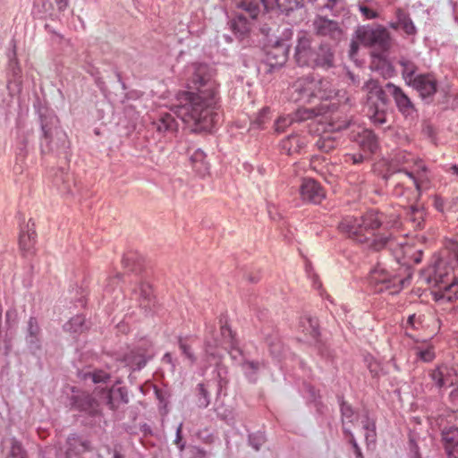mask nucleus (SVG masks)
<instances>
[{"instance_id": "f8f14e48", "label": "nucleus", "mask_w": 458, "mask_h": 458, "mask_svg": "<svg viewBox=\"0 0 458 458\" xmlns=\"http://www.w3.org/2000/svg\"><path fill=\"white\" fill-rule=\"evenodd\" d=\"M288 59V47L284 44L276 43L270 47L264 60L266 72L272 73L284 65Z\"/></svg>"}, {"instance_id": "f03ea898", "label": "nucleus", "mask_w": 458, "mask_h": 458, "mask_svg": "<svg viewBox=\"0 0 458 458\" xmlns=\"http://www.w3.org/2000/svg\"><path fill=\"white\" fill-rule=\"evenodd\" d=\"M393 224L386 214L369 210L360 216H347L338 225L339 231L353 242L379 251L392 242Z\"/></svg>"}, {"instance_id": "bf43d9fd", "label": "nucleus", "mask_w": 458, "mask_h": 458, "mask_svg": "<svg viewBox=\"0 0 458 458\" xmlns=\"http://www.w3.org/2000/svg\"><path fill=\"white\" fill-rule=\"evenodd\" d=\"M191 458H208V453L204 448L193 445L190 447Z\"/></svg>"}, {"instance_id": "e2e57ef3", "label": "nucleus", "mask_w": 458, "mask_h": 458, "mask_svg": "<svg viewBox=\"0 0 458 458\" xmlns=\"http://www.w3.org/2000/svg\"><path fill=\"white\" fill-rule=\"evenodd\" d=\"M363 428L366 431L372 432V440H376V424L374 420H369V417L365 418V420L362 421Z\"/></svg>"}, {"instance_id": "37998d69", "label": "nucleus", "mask_w": 458, "mask_h": 458, "mask_svg": "<svg viewBox=\"0 0 458 458\" xmlns=\"http://www.w3.org/2000/svg\"><path fill=\"white\" fill-rule=\"evenodd\" d=\"M83 316L77 315L64 324V329L71 333H82L87 328Z\"/></svg>"}, {"instance_id": "f3484780", "label": "nucleus", "mask_w": 458, "mask_h": 458, "mask_svg": "<svg viewBox=\"0 0 458 458\" xmlns=\"http://www.w3.org/2000/svg\"><path fill=\"white\" fill-rule=\"evenodd\" d=\"M386 89L387 92L393 97L397 109L404 116L413 115L417 110L415 106L411 102V98L403 92V90L393 84L392 82H388L386 84Z\"/></svg>"}, {"instance_id": "f704fd0d", "label": "nucleus", "mask_w": 458, "mask_h": 458, "mask_svg": "<svg viewBox=\"0 0 458 458\" xmlns=\"http://www.w3.org/2000/svg\"><path fill=\"white\" fill-rule=\"evenodd\" d=\"M386 107H383V106L373 103V105L369 106V117L370 121L373 123L375 126H382L386 123Z\"/></svg>"}, {"instance_id": "a19ab883", "label": "nucleus", "mask_w": 458, "mask_h": 458, "mask_svg": "<svg viewBox=\"0 0 458 458\" xmlns=\"http://www.w3.org/2000/svg\"><path fill=\"white\" fill-rule=\"evenodd\" d=\"M8 443L10 446L6 458H27V452L21 441L16 437H11Z\"/></svg>"}, {"instance_id": "2f4dec72", "label": "nucleus", "mask_w": 458, "mask_h": 458, "mask_svg": "<svg viewBox=\"0 0 458 458\" xmlns=\"http://www.w3.org/2000/svg\"><path fill=\"white\" fill-rule=\"evenodd\" d=\"M300 327L303 333L314 340H317L320 335L318 319L310 316H304L301 318Z\"/></svg>"}, {"instance_id": "a878e982", "label": "nucleus", "mask_w": 458, "mask_h": 458, "mask_svg": "<svg viewBox=\"0 0 458 458\" xmlns=\"http://www.w3.org/2000/svg\"><path fill=\"white\" fill-rule=\"evenodd\" d=\"M442 441L449 458H458V428H450L442 431Z\"/></svg>"}, {"instance_id": "aec40b11", "label": "nucleus", "mask_w": 458, "mask_h": 458, "mask_svg": "<svg viewBox=\"0 0 458 458\" xmlns=\"http://www.w3.org/2000/svg\"><path fill=\"white\" fill-rule=\"evenodd\" d=\"M371 281L377 284H383L379 291L394 289L392 293H397L403 288V280L395 276H392L384 269H375L370 276Z\"/></svg>"}, {"instance_id": "bb28decb", "label": "nucleus", "mask_w": 458, "mask_h": 458, "mask_svg": "<svg viewBox=\"0 0 458 458\" xmlns=\"http://www.w3.org/2000/svg\"><path fill=\"white\" fill-rule=\"evenodd\" d=\"M66 451H71L78 454L92 450L91 442L84 439L77 434H71L66 439Z\"/></svg>"}, {"instance_id": "774afa93", "label": "nucleus", "mask_w": 458, "mask_h": 458, "mask_svg": "<svg viewBox=\"0 0 458 458\" xmlns=\"http://www.w3.org/2000/svg\"><path fill=\"white\" fill-rule=\"evenodd\" d=\"M447 210L451 212L458 211V197L454 198L449 201Z\"/></svg>"}, {"instance_id": "58836bf2", "label": "nucleus", "mask_w": 458, "mask_h": 458, "mask_svg": "<svg viewBox=\"0 0 458 458\" xmlns=\"http://www.w3.org/2000/svg\"><path fill=\"white\" fill-rule=\"evenodd\" d=\"M277 9L285 15L304 6V0H275Z\"/></svg>"}, {"instance_id": "423d86ee", "label": "nucleus", "mask_w": 458, "mask_h": 458, "mask_svg": "<svg viewBox=\"0 0 458 458\" xmlns=\"http://www.w3.org/2000/svg\"><path fill=\"white\" fill-rule=\"evenodd\" d=\"M384 179L387 187L392 189L393 194L396 197H403L407 193L408 200L417 201L421 194V188L419 179L409 172L407 168H398L396 170H388L384 174Z\"/></svg>"}, {"instance_id": "f257e3e1", "label": "nucleus", "mask_w": 458, "mask_h": 458, "mask_svg": "<svg viewBox=\"0 0 458 458\" xmlns=\"http://www.w3.org/2000/svg\"><path fill=\"white\" fill-rule=\"evenodd\" d=\"M193 67L187 90L177 94L174 113L191 131H208L218 117L216 112L219 100L218 84L208 65L197 64Z\"/></svg>"}, {"instance_id": "b1692460", "label": "nucleus", "mask_w": 458, "mask_h": 458, "mask_svg": "<svg viewBox=\"0 0 458 458\" xmlns=\"http://www.w3.org/2000/svg\"><path fill=\"white\" fill-rule=\"evenodd\" d=\"M7 88L9 90H21L22 83V72L16 57V52L13 50V56L10 59L7 70Z\"/></svg>"}, {"instance_id": "49530a36", "label": "nucleus", "mask_w": 458, "mask_h": 458, "mask_svg": "<svg viewBox=\"0 0 458 458\" xmlns=\"http://www.w3.org/2000/svg\"><path fill=\"white\" fill-rule=\"evenodd\" d=\"M187 339L188 337L178 336L177 343L182 353L193 364L196 362L197 358L192 352L191 346L187 343Z\"/></svg>"}, {"instance_id": "7c9ffc66", "label": "nucleus", "mask_w": 458, "mask_h": 458, "mask_svg": "<svg viewBox=\"0 0 458 458\" xmlns=\"http://www.w3.org/2000/svg\"><path fill=\"white\" fill-rule=\"evenodd\" d=\"M437 301L445 300L448 302L458 301V281H453L451 284L439 287V291L435 293Z\"/></svg>"}, {"instance_id": "3c124183", "label": "nucleus", "mask_w": 458, "mask_h": 458, "mask_svg": "<svg viewBox=\"0 0 458 458\" xmlns=\"http://www.w3.org/2000/svg\"><path fill=\"white\" fill-rule=\"evenodd\" d=\"M294 121L293 116H281L277 118L274 123L275 131L277 133L284 132Z\"/></svg>"}, {"instance_id": "2eb2a0df", "label": "nucleus", "mask_w": 458, "mask_h": 458, "mask_svg": "<svg viewBox=\"0 0 458 458\" xmlns=\"http://www.w3.org/2000/svg\"><path fill=\"white\" fill-rule=\"evenodd\" d=\"M131 299L137 302L138 306L144 310L145 313H149L155 307V296L153 294L152 287L148 283L138 284L131 292Z\"/></svg>"}, {"instance_id": "a18cd8bd", "label": "nucleus", "mask_w": 458, "mask_h": 458, "mask_svg": "<svg viewBox=\"0 0 458 458\" xmlns=\"http://www.w3.org/2000/svg\"><path fill=\"white\" fill-rule=\"evenodd\" d=\"M407 218L413 224L414 227L420 229L424 221V212L414 205L410 207Z\"/></svg>"}, {"instance_id": "1a4fd4ad", "label": "nucleus", "mask_w": 458, "mask_h": 458, "mask_svg": "<svg viewBox=\"0 0 458 458\" xmlns=\"http://www.w3.org/2000/svg\"><path fill=\"white\" fill-rule=\"evenodd\" d=\"M96 397L98 396L94 393L82 392L71 398L72 408L86 413L91 420L90 426H99L103 421V412Z\"/></svg>"}, {"instance_id": "c85d7f7f", "label": "nucleus", "mask_w": 458, "mask_h": 458, "mask_svg": "<svg viewBox=\"0 0 458 458\" xmlns=\"http://www.w3.org/2000/svg\"><path fill=\"white\" fill-rule=\"evenodd\" d=\"M338 401L343 430H344V427H351L357 421L358 414L355 412L352 406L344 399V396H338Z\"/></svg>"}, {"instance_id": "052dcab7", "label": "nucleus", "mask_w": 458, "mask_h": 458, "mask_svg": "<svg viewBox=\"0 0 458 458\" xmlns=\"http://www.w3.org/2000/svg\"><path fill=\"white\" fill-rule=\"evenodd\" d=\"M182 423H180L179 426L176 428V434H175V439L174 444L179 448L180 452H182L185 449V442L182 440Z\"/></svg>"}, {"instance_id": "4468645a", "label": "nucleus", "mask_w": 458, "mask_h": 458, "mask_svg": "<svg viewBox=\"0 0 458 458\" xmlns=\"http://www.w3.org/2000/svg\"><path fill=\"white\" fill-rule=\"evenodd\" d=\"M409 86L417 90L423 100L429 103L437 92V81L431 73L418 74Z\"/></svg>"}, {"instance_id": "4be33fe9", "label": "nucleus", "mask_w": 458, "mask_h": 458, "mask_svg": "<svg viewBox=\"0 0 458 458\" xmlns=\"http://www.w3.org/2000/svg\"><path fill=\"white\" fill-rule=\"evenodd\" d=\"M152 126L159 133L174 135L178 131L179 124L172 114L163 113L159 114L157 120L152 122Z\"/></svg>"}, {"instance_id": "4d7b16f0", "label": "nucleus", "mask_w": 458, "mask_h": 458, "mask_svg": "<svg viewBox=\"0 0 458 458\" xmlns=\"http://www.w3.org/2000/svg\"><path fill=\"white\" fill-rule=\"evenodd\" d=\"M344 161L345 164L352 163L353 165H359L364 161V157L360 153H354V154L348 153V154L344 155Z\"/></svg>"}, {"instance_id": "72a5a7b5", "label": "nucleus", "mask_w": 458, "mask_h": 458, "mask_svg": "<svg viewBox=\"0 0 458 458\" xmlns=\"http://www.w3.org/2000/svg\"><path fill=\"white\" fill-rule=\"evenodd\" d=\"M395 17L399 22V26L407 35L413 36L417 33V29L412 22L409 13L403 9L397 8L395 10Z\"/></svg>"}, {"instance_id": "ea45409f", "label": "nucleus", "mask_w": 458, "mask_h": 458, "mask_svg": "<svg viewBox=\"0 0 458 458\" xmlns=\"http://www.w3.org/2000/svg\"><path fill=\"white\" fill-rule=\"evenodd\" d=\"M80 377L84 381L90 379L94 384L106 383L111 378L110 374L102 369H94L93 371L81 373Z\"/></svg>"}, {"instance_id": "8fccbe9b", "label": "nucleus", "mask_w": 458, "mask_h": 458, "mask_svg": "<svg viewBox=\"0 0 458 458\" xmlns=\"http://www.w3.org/2000/svg\"><path fill=\"white\" fill-rule=\"evenodd\" d=\"M221 332L222 334L225 335L226 333H228V335L230 336L231 338V351L229 352L231 357L233 359H236L237 358V355H242V350L236 346V343H235V340H234V335L232 331V329L230 328L229 326L225 325V326H223L221 327Z\"/></svg>"}, {"instance_id": "5fc2aeb1", "label": "nucleus", "mask_w": 458, "mask_h": 458, "mask_svg": "<svg viewBox=\"0 0 458 458\" xmlns=\"http://www.w3.org/2000/svg\"><path fill=\"white\" fill-rule=\"evenodd\" d=\"M316 341V348L318 350V354L325 359L333 358V352L330 347L318 338Z\"/></svg>"}, {"instance_id": "39448f33", "label": "nucleus", "mask_w": 458, "mask_h": 458, "mask_svg": "<svg viewBox=\"0 0 458 458\" xmlns=\"http://www.w3.org/2000/svg\"><path fill=\"white\" fill-rule=\"evenodd\" d=\"M357 40L364 47L373 48V56L381 58L392 47V37L388 30L381 24L359 26L355 30Z\"/></svg>"}, {"instance_id": "e433bc0d", "label": "nucleus", "mask_w": 458, "mask_h": 458, "mask_svg": "<svg viewBox=\"0 0 458 458\" xmlns=\"http://www.w3.org/2000/svg\"><path fill=\"white\" fill-rule=\"evenodd\" d=\"M398 64L402 67V76L405 81L407 85H410L412 82V80L416 78L418 74H416L418 67L417 65L411 60L402 58L398 61Z\"/></svg>"}, {"instance_id": "393cba45", "label": "nucleus", "mask_w": 458, "mask_h": 458, "mask_svg": "<svg viewBox=\"0 0 458 458\" xmlns=\"http://www.w3.org/2000/svg\"><path fill=\"white\" fill-rule=\"evenodd\" d=\"M455 372L446 365L437 367L430 372V377L439 389L454 385Z\"/></svg>"}, {"instance_id": "338daca9", "label": "nucleus", "mask_w": 458, "mask_h": 458, "mask_svg": "<svg viewBox=\"0 0 458 458\" xmlns=\"http://www.w3.org/2000/svg\"><path fill=\"white\" fill-rule=\"evenodd\" d=\"M409 444L411 452L412 453L411 458H421L417 443L413 439H410Z\"/></svg>"}, {"instance_id": "69168bd1", "label": "nucleus", "mask_w": 458, "mask_h": 458, "mask_svg": "<svg viewBox=\"0 0 458 458\" xmlns=\"http://www.w3.org/2000/svg\"><path fill=\"white\" fill-rule=\"evenodd\" d=\"M344 435L348 437V441L350 445L352 446V448L355 446V445H358L352 432L351 429V427H344V430H343Z\"/></svg>"}, {"instance_id": "ddd939ff", "label": "nucleus", "mask_w": 458, "mask_h": 458, "mask_svg": "<svg viewBox=\"0 0 458 458\" xmlns=\"http://www.w3.org/2000/svg\"><path fill=\"white\" fill-rule=\"evenodd\" d=\"M313 29L318 36L327 37L335 41H340L344 34L336 21L320 15L314 19Z\"/></svg>"}, {"instance_id": "dca6fc26", "label": "nucleus", "mask_w": 458, "mask_h": 458, "mask_svg": "<svg viewBox=\"0 0 458 458\" xmlns=\"http://www.w3.org/2000/svg\"><path fill=\"white\" fill-rule=\"evenodd\" d=\"M300 195L303 201L320 204L326 198V192L318 182L312 178H304L300 186Z\"/></svg>"}, {"instance_id": "c9c22d12", "label": "nucleus", "mask_w": 458, "mask_h": 458, "mask_svg": "<svg viewBox=\"0 0 458 458\" xmlns=\"http://www.w3.org/2000/svg\"><path fill=\"white\" fill-rule=\"evenodd\" d=\"M266 364L264 361L244 360L242 363V369L244 371L245 376L251 382H255L257 379L258 372L265 368Z\"/></svg>"}, {"instance_id": "473e14b6", "label": "nucleus", "mask_w": 458, "mask_h": 458, "mask_svg": "<svg viewBox=\"0 0 458 458\" xmlns=\"http://www.w3.org/2000/svg\"><path fill=\"white\" fill-rule=\"evenodd\" d=\"M193 169L199 175L204 176L208 173L209 164L206 161V155L201 149H197L191 156Z\"/></svg>"}, {"instance_id": "7ed1b4c3", "label": "nucleus", "mask_w": 458, "mask_h": 458, "mask_svg": "<svg viewBox=\"0 0 458 458\" xmlns=\"http://www.w3.org/2000/svg\"><path fill=\"white\" fill-rule=\"evenodd\" d=\"M313 38L306 31L298 34L294 59L301 67L328 70L335 65V52L327 43L312 47Z\"/></svg>"}, {"instance_id": "6e6552de", "label": "nucleus", "mask_w": 458, "mask_h": 458, "mask_svg": "<svg viewBox=\"0 0 458 458\" xmlns=\"http://www.w3.org/2000/svg\"><path fill=\"white\" fill-rule=\"evenodd\" d=\"M328 81L313 79H299L293 84V92L297 94L296 100L310 101L312 98L327 99L331 97V91L327 92Z\"/></svg>"}, {"instance_id": "4c0bfd02", "label": "nucleus", "mask_w": 458, "mask_h": 458, "mask_svg": "<svg viewBox=\"0 0 458 458\" xmlns=\"http://www.w3.org/2000/svg\"><path fill=\"white\" fill-rule=\"evenodd\" d=\"M263 335L265 336V340L269 347V352L271 355L275 357H278L283 352V344L278 336L277 332H273L272 334H267L263 331Z\"/></svg>"}, {"instance_id": "9d476101", "label": "nucleus", "mask_w": 458, "mask_h": 458, "mask_svg": "<svg viewBox=\"0 0 458 458\" xmlns=\"http://www.w3.org/2000/svg\"><path fill=\"white\" fill-rule=\"evenodd\" d=\"M154 357L152 344L143 340L123 356L127 366L133 370H140Z\"/></svg>"}, {"instance_id": "de8ad7c7", "label": "nucleus", "mask_w": 458, "mask_h": 458, "mask_svg": "<svg viewBox=\"0 0 458 458\" xmlns=\"http://www.w3.org/2000/svg\"><path fill=\"white\" fill-rule=\"evenodd\" d=\"M269 114V107H263L258 114L255 120L251 123V128L263 129L265 124L267 123L271 119Z\"/></svg>"}, {"instance_id": "20e7f679", "label": "nucleus", "mask_w": 458, "mask_h": 458, "mask_svg": "<svg viewBox=\"0 0 458 458\" xmlns=\"http://www.w3.org/2000/svg\"><path fill=\"white\" fill-rule=\"evenodd\" d=\"M41 128L40 150L42 154L61 152L69 148L66 133L62 130L58 117L47 109L39 111Z\"/></svg>"}, {"instance_id": "0e129e2a", "label": "nucleus", "mask_w": 458, "mask_h": 458, "mask_svg": "<svg viewBox=\"0 0 458 458\" xmlns=\"http://www.w3.org/2000/svg\"><path fill=\"white\" fill-rule=\"evenodd\" d=\"M135 260V255L134 254H125L123 258V264L124 267L129 268L131 271H135L136 269L134 267H131V263H133Z\"/></svg>"}, {"instance_id": "603ef678", "label": "nucleus", "mask_w": 458, "mask_h": 458, "mask_svg": "<svg viewBox=\"0 0 458 458\" xmlns=\"http://www.w3.org/2000/svg\"><path fill=\"white\" fill-rule=\"evenodd\" d=\"M329 129L331 131H342V130H344L346 128H348L350 126V121L344 119V120H340L338 116L336 117H332L330 118V121H329Z\"/></svg>"}, {"instance_id": "c756f323", "label": "nucleus", "mask_w": 458, "mask_h": 458, "mask_svg": "<svg viewBox=\"0 0 458 458\" xmlns=\"http://www.w3.org/2000/svg\"><path fill=\"white\" fill-rule=\"evenodd\" d=\"M304 146V139L298 134H291L281 141L282 149L289 156L300 152Z\"/></svg>"}, {"instance_id": "6ab92c4d", "label": "nucleus", "mask_w": 458, "mask_h": 458, "mask_svg": "<svg viewBox=\"0 0 458 458\" xmlns=\"http://www.w3.org/2000/svg\"><path fill=\"white\" fill-rule=\"evenodd\" d=\"M362 89L366 92L369 106L377 103L383 106V107L387 106L389 103L386 94L387 89L386 87L383 88L377 80L369 79L364 83Z\"/></svg>"}, {"instance_id": "79ce46f5", "label": "nucleus", "mask_w": 458, "mask_h": 458, "mask_svg": "<svg viewBox=\"0 0 458 458\" xmlns=\"http://www.w3.org/2000/svg\"><path fill=\"white\" fill-rule=\"evenodd\" d=\"M338 142L335 137L330 134L320 136L316 141V147L322 152L328 153L335 149Z\"/></svg>"}, {"instance_id": "412c9836", "label": "nucleus", "mask_w": 458, "mask_h": 458, "mask_svg": "<svg viewBox=\"0 0 458 458\" xmlns=\"http://www.w3.org/2000/svg\"><path fill=\"white\" fill-rule=\"evenodd\" d=\"M55 2L60 12L65 10L68 5L67 0H55ZM54 6L50 0H35L32 13L36 18L41 19L52 16Z\"/></svg>"}, {"instance_id": "864d4df0", "label": "nucleus", "mask_w": 458, "mask_h": 458, "mask_svg": "<svg viewBox=\"0 0 458 458\" xmlns=\"http://www.w3.org/2000/svg\"><path fill=\"white\" fill-rule=\"evenodd\" d=\"M265 435L261 432L250 434L249 436V444L256 450L259 451L261 445L265 443Z\"/></svg>"}, {"instance_id": "13d9d810", "label": "nucleus", "mask_w": 458, "mask_h": 458, "mask_svg": "<svg viewBox=\"0 0 458 458\" xmlns=\"http://www.w3.org/2000/svg\"><path fill=\"white\" fill-rule=\"evenodd\" d=\"M417 355L425 362L432 361L435 358V352L431 347L418 351Z\"/></svg>"}, {"instance_id": "0eeeda50", "label": "nucleus", "mask_w": 458, "mask_h": 458, "mask_svg": "<svg viewBox=\"0 0 458 458\" xmlns=\"http://www.w3.org/2000/svg\"><path fill=\"white\" fill-rule=\"evenodd\" d=\"M267 0H241L237 7L242 12L235 13L230 21L233 32L239 37L248 35L251 30L253 21L260 13V5L267 6Z\"/></svg>"}, {"instance_id": "09e8293b", "label": "nucleus", "mask_w": 458, "mask_h": 458, "mask_svg": "<svg viewBox=\"0 0 458 458\" xmlns=\"http://www.w3.org/2000/svg\"><path fill=\"white\" fill-rule=\"evenodd\" d=\"M197 404L199 408H207L210 403V394L206 387V386L202 383L199 384L197 386Z\"/></svg>"}, {"instance_id": "a211bd4d", "label": "nucleus", "mask_w": 458, "mask_h": 458, "mask_svg": "<svg viewBox=\"0 0 458 458\" xmlns=\"http://www.w3.org/2000/svg\"><path fill=\"white\" fill-rule=\"evenodd\" d=\"M350 139L364 151L374 153L378 148L377 137L369 129L358 127L357 130H352Z\"/></svg>"}, {"instance_id": "5701e85b", "label": "nucleus", "mask_w": 458, "mask_h": 458, "mask_svg": "<svg viewBox=\"0 0 458 458\" xmlns=\"http://www.w3.org/2000/svg\"><path fill=\"white\" fill-rule=\"evenodd\" d=\"M27 230H21L19 237L20 249L24 256L31 254L36 243L35 223L30 219L27 223Z\"/></svg>"}, {"instance_id": "cd10ccee", "label": "nucleus", "mask_w": 458, "mask_h": 458, "mask_svg": "<svg viewBox=\"0 0 458 458\" xmlns=\"http://www.w3.org/2000/svg\"><path fill=\"white\" fill-rule=\"evenodd\" d=\"M26 341L30 349L34 351L40 349V327L34 317H30L28 321Z\"/></svg>"}, {"instance_id": "6e6d98bb", "label": "nucleus", "mask_w": 458, "mask_h": 458, "mask_svg": "<svg viewBox=\"0 0 458 458\" xmlns=\"http://www.w3.org/2000/svg\"><path fill=\"white\" fill-rule=\"evenodd\" d=\"M447 404L453 412H458V385L449 393Z\"/></svg>"}, {"instance_id": "680f3d73", "label": "nucleus", "mask_w": 458, "mask_h": 458, "mask_svg": "<svg viewBox=\"0 0 458 458\" xmlns=\"http://www.w3.org/2000/svg\"><path fill=\"white\" fill-rule=\"evenodd\" d=\"M359 9L361 14L368 20L376 19L379 16L377 12L366 5H360Z\"/></svg>"}, {"instance_id": "c03bdc74", "label": "nucleus", "mask_w": 458, "mask_h": 458, "mask_svg": "<svg viewBox=\"0 0 458 458\" xmlns=\"http://www.w3.org/2000/svg\"><path fill=\"white\" fill-rule=\"evenodd\" d=\"M322 108H298L293 114L295 122H303L322 114Z\"/></svg>"}, {"instance_id": "9b49d317", "label": "nucleus", "mask_w": 458, "mask_h": 458, "mask_svg": "<svg viewBox=\"0 0 458 458\" xmlns=\"http://www.w3.org/2000/svg\"><path fill=\"white\" fill-rule=\"evenodd\" d=\"M94 394L112 411H116L122 403H129L128 391L125 387L96 388Z\"/></svg>"}]
</instances>
